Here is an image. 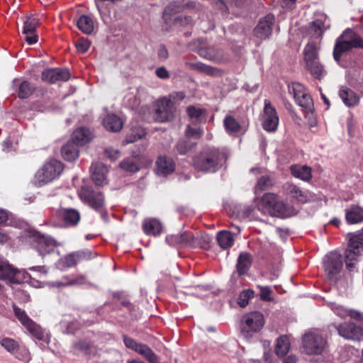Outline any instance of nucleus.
I'll return each instance as SVG.
<instances>
[{"mask_svg":"<svg viewBox=\"0 0 363 363\" xmlns=\"http://www.w3.org/2000/svg\"><path fill=\"white\" fill-rule=\"evenodd\" d=\"M225 131L231 135L238 133L241 129L239 122L231 115H226L223 120Z\"/></svg>","mask_w":363,"mask_h":363,"instance_id":"38","label":"nucleus"},{"mask_svg":"<svg viewBox=\"0 0 363 363\" xmlns=\"http://www.w3.org/2000/svg\"><path fill=\"white\" fill-rule=\"evenodd\" d=\"M26 237L29 239V241L34 242L37 244V247L43 246L45 244V238L44 235L40 233L34 229L29 228L26 231Z\"/></svg>","mask_w":363,"mask_h":363,"instance_id":"44","label":"nucleus"},{"mask_svg":"<svg viewBox=\"0 0 363 363\" xmlns=\"http://www.w3.org/2000/svg\"><path fill=\"white\" fill-rule=\"evenodd\" d=\"M203 134V130L201 128H192L191 125H187L185 130L186 140H191V139L199 140Z\"/></svg>","mask_w":363,"mask_h":363,"instance_id":"50","label":"nucleus"},{"mask_svg":"<svg viewBox=\"0 0 363 363\" xmlns=\"http://www.w3.org/2000/svg\"><path fill=\"white\" fill-rule=\"evenodd\" d=\"M155 74L157 76V77L166 79L169 77V74L168 71L164 67H160L155 70Z\"/></svg>","mask_w":363,"mask_h":363,"instance_id":"60","label":"nucleus"},{"mask_svg":"<svg viewBox=\"0 0 363 363\" xmlns=\"http://www.w3.org/2000/svg\"><path fill=\"white\" fill-rule=\"evenodd\" d=\"M351 235L348 248L345 250V263L347 269L352 272L355 268V262L363 250V228Z\"/></svg>","mask_w":363,"mask_h":363,"instance_id":"5","label":"nucleus"},{"mask_svg":"<svg viewBox=\"0 0 363 363\" xmlns=\"http://www.w3.org/2000/svg\"><path fill=\"white\" fill-rule=\"evenodd\" d=\"M306 69L313 77L318 79H321L326 74V71L319 60L312 62L311 65H306Z\"/></svg>","mask_w":363,"mask_h":363,"instance_id":"41","label":"nucleus"},{"mask_svg":"<svg viewBox=\"0 0 363 363\" xmlns=\"http://www.w3.org/2000/svg\"><path fill=\"white\" fill-rule=\"evenodd\" d=\"M94 257L95 255L88 249L78 250L59 259L55 263V266L59 270L65 271L67 269L76 267L82 261L90 260Z\"/></svg>","mask_w":363,"mask_h":363,"instance_id":"8","label":"nucleus"},{"mask_svg":"<svg viewBox=\"0 0 363 363\" xmlns=\"http://www.w3.org/2000/svg\"><path fill=\"white\" fill-rule=\"evenodd\" d=\"M186 112L191 119L199 121L205 113V110L194 106H189L186 108Z\"/></svg>","mask_w":363,"mask_h":363,"instance_id":"52","label":"nucleus"},{"mask_svg":"<svg viewBox=\"0 0 363 363\" xmlns=\"http://www.w3.org/2000/svg\"><path fill=\"white\" fill-rule=\"evenodd\" d=\"M255 296V291L252 289H246L243 290L238 297V304L242 307H245L248 303L250 299L254 298Z\"/></svg>","mask_w":363,"mask_h":363,"instance_id":"51","label":"nucleus"},{"mask_svg":"<svg viewBox=\"0 0 363 363\" xmlns=\"http://www.w3.org/2000/svg\"><path fill=\"white\" fill-rule=\"evenodd\" d=\"M279 118L276 108L270 101L264 99V108L262 114V125L264 130L272 133L277 130Z\"/></svg>","mask_w":363,"mask_h":363,"instance_id":"10","label":"nucleus"},{"mask_svg":"<svg viewBox=\"0 0 363 363\" xmlns=\"http://www.w3.org/2000/svg\"><path fill=\"white\" fill-rule=\"evenodd\" d=\"M269 185L270 180L269 177L267 176L261 177L255 187V193L257 194L258 192L264 191Z\"/></svg>","mask_w":363,"mask_h":363,"instance_id":"55","label":"nucleus"},{"mask_svg":"<svg viewBox=\"0 0 363 363\" xmlns=\"http://www.w3.org/2000/svg\"><path fill=\"white\" fill-rule=\"evenodd\" d=\"M46 243H47V255L55 252V250L53 248L50 249V247H57L58 245L57 241L54 238L47 236Z\"/></svg>","mask_w":363,"mask_h":363,"instance_id":"59","label":"nucleus"},{"mask_svg":"<svg viewBox=\"0 0 363 363\" xmlns=\"http://www.w3.org/2000/svg\"><path fill=\"white\" fill-rule=\"evenodd\" d=\"M257 289H259V298L263 301H272L273 298L272 294L273 293L272 289L268 286L257 285Z\"/></svg>","mask_w":363,"mask_h":363,"instance_id":"53","label":"nucleus"},{"mask_svg":"<svg viewBox=\"0 0 363 363\" xmlns=\"http://www.w3.org/2000/svg\"><path fill=\"white\" fill-rule=\"evenodd\" d=\"M258 209L264 213L281 218L291 217L297 212L293 206L279 200L277 196L272 193H267L262 196Z\"/></svg>","mask_w":363,"mask_h":363,"instance_id":"2","label":"nucleus"},{"mask_svg":"<svg viewBox=\"0 0 363 363\" xmlns=\"http://www.w3.org/2000/svg\"><path fill=\"white\" fill-rule=\"evenodd\" d=\"M14 354L18 359L22 361L28 362L30 360L29 352L26 348L20 347V350H18Z\"/></svg>","mask_w":363,"mask_h":363,"instance_id":"58","label":"nucleus"},{"mask_svg":"<svg viewBox=\"0 0 363 363\" xmlns=\"http://www.w3.org/2000/svg\"><path fill=\"white\" fill-rule=\"evenodd\" d=\"M75 46L78 52L85 53L89 49L91 43L89 40L81 38L76 41Z\"/></svg>","mask_w":363,"mask_h":363,"instance_id":"54","label":"nucleus"},{"mask_svg":"<svg viewBox=\"0 0 363 363\" xmlns=\"http://www.w3.org/2000/svg\"><path fill=\"white\" fill-rule=\"evenodd\" d=\"M0 279L12 284H19L22 281L21 272L8 261L0 259Z\"/></svg>","mask_w":363,"mask_h":363,"instance_id":"16","label":"nucleus"},{"mask_svg":"<svg viewBox=\"0 0 363 363\" xmlns=\"http://www.w3.org/2000/svg\"><path fill=\"white\" fill-rule=\"evenodd\" d=\"M78 195L84 203L100 212L101 218L105 220H107L108 215L104 211V196L100 191L94 190L89 186H82L79 190Z\"/></svg>","mask_w":363,"mask_h":363,"instance_id":"4","label":"nucleus"},{"mask_svg":"<svg viewBox=\"0 0 363 363\" xmlns=\"http://www.w3.org/2000/svg\"><path fill=\"white\" fill-rule=\"evenodd\" d=\"M217 241L223 249H228L234 244L232 233L227 230H221L218 233Z\"/></svg>","mask_w":363,"mask_h":363,"instance_id":"39","label":"nucleus"},{"mask_svg":"<svg viewBox=\"0 0 363 363\" xmlns=\"http://www.w3.org/2000/svg\"><path fill=\"white\" fill-rule=\"evenodd\" d=\"M208 244V240L196 236L195 237L191 233H189V239L188 242V247L191 248H206Z\"/></svg>","mask_w":363,"mask_h":363,"instance_id":"46","label":"nucleus"},{"mask_svg":"<svg viewBox=\"0 0 363 363\" xmlns=\"http://www.w3.org/2000/svg\"><path fill=\"white\" fill-rule=\"evenodd\" d=\"M65 227H74L79 223L81 215L79 211L72 208H63L57 211Z\"/></svg>","mask_w":363,"mask_h":363,"instance_id":"19","label":"nucleus"},{"mask_svg":"<svg viewBox=\"0 0 363 363\" xmlns=\"http://www.w3.org/2000/svg\"><path fill=\"white\" fill-rule=\"evenodd\" d=\"M91 172V179L97 186H102L106 182V174L108 169L101 162L92 163L90 167Z\"/></svg>","mask_w":363,"mask_h":363,"instance_id":"21","label":"nucleus"},{"mask_svg":"<svg viewBox=\"0 0 363 363\" xmlns=\"http://www.w3.org/2000/svg\"><path fill=\"white\" fill-rule=\"evenodd\" d=\"M352 48H363V39L351 29H347L336 41L333 50L335 60L339 62L342 53Z\"/></svg>","mask_w":363,"mask_h":363,"instance_id":"3","label":"nucleus"},{"mask_svg":"<svg viewBox=\"0 0 363 363\" xmlns=\"http://www.w3.org/2000/svg\"><path fill=\"white\" fill-rule=\"evenodd\" d=\"M1 345L9 353L13 354L20 350L18 343L9 337L3 338L0 342Z\"/></svg>","mask_w":363,"mask_h":363,"instance_id":"48","label":"nucleus"},{"mask_svg":"<svg viewBox=\"0 0 363 363\" xmlns=\"http://www.w3.org/2000/svg\"><path fill=\"white\" fill-rule=\"evenodd\" d=\"M339 96L347 107H354L359 102L358 95L353 90L346 86H342L340 89Z\"/></svg>","mask_w":363,"mask_h":363,"instance_id":"25","label":"nucleus"},{"mask_svg":"<svg viewBox=\"0 0 363 363\" xmlns=\"http://www.w3.org/2000/svg\"><path fill=\"white\" fill-rule=\"evenodd\" d=\"M64 169L63 164L57 160L47 162V183L57 178Z\"/></svg>","mask_w":363,"mask_h":363,"instance_id":"26","label":"nucleus"},{"mask_svg":"<svg viewBox=\"0 0 363 363\" xmlns=\"http://www.w3.org/2000/svg\"><path fill=\"white\" fill-rule=\"evenodd\" d=\"M196 145V142H192L186 139L179 140L176 145V150L180 155H184L191 150Z\"/></svg>","mask_w":363,"mask_h":363,"instance_id":"47","label":"nucleus"},{"mask_svg":"<svg viewBox=\"0 0 363 363\" xmlns=\"http://www.w3.org/2000/svg\"><path fill=\"white\" fill-rule=\"evenodd\" d=\"M286 194L294 201L298 203H306L308 201V196L306 191L301 189L298 186L292 183H286L284 186Z\"/></svg>","mask_w":363,"mask_h":363,"instance_id":"23","label":"nucleus"},{"mask_svg":"<svg viewBox=\"0 0 363 363\" xmlns=\"http://www.w3.org/2000/svg\"><path fill=\"white\" fill-rule=\"evenodd\" d=\"M104 126L109 131L118 132L123 125L122 119L116 114H108L103 121Z\"/></svg>","mask_w":363,"mask_h":363,"instance_id":"30","label":"nucleus"},{"mask_svg":"<svg viewBox=\"0 0 363 363\" xmlns=\"http://www.w3.org/2000/svg\"><path fill=\"white\" fill-rule=\"evenodd\" d=\"M85 283V276L72 274L62 277L60 280L47 282V286L53 288H65L67 286L82 285Z\"/></svg>","mask_w":363,"mask_h":363,"instance_id":"17","label":"nucleus"},{"mask_svg":"<svg viewBox=\"0 0 363 363\" xmlns=\"http://www.w3.org/2000/svg\"><path fill=\"white\" fill-rule=\"evenodd\" d=\"M175 169V163L172 158L160 156L156 162V172L158 175L167 176Z\"/></svg>","mask_w":363,"mask_h":363,"instance_id":"22","label":"nucleus"},{"mask_svg":"<svg viewBox=\"0 0 363 363\" xmlns=\"http://www.w3.org/2000/svg\"><path fill=\"white\" fill-rule=\"evenodd\" d=\"M38 26V20L33 16L27 17L24 21L23 33L26 35L25 40L30 45L37 42L38 36L33 33Z\"/></svg>","mask_w":363,"mask_h":363,"instance_id":"20","label":"nucleus"},{"mask_svg":"<svg viewBox=\"0 0 363 363\" xmlns=\"http://www.w3.org/2000/svg\"><path fill=\"white\" fill-rule=\"evenodd\" d=\"M35 88L28 81L22 82L18 87V96L20 99H27L32 95Z\"/></svg>","mask_w":363,"mask_h":363,"instance_id":"45","label":"nucleus"},{"mask_svg":"<svg viewBox=\"0 0 363 363\" xmlns=\"http://www.w3.org/2000/svg\"><path fill=\"white\" fill-rule=\"evenodd\" d=\"M91 134L89 129L79 128L76 129L72 135V141L77 145H84L91 140Z\"/></svg>","mask_w":363,"mask_h":363,"instance_id":"35","label":"nucleus"},{"mask_svg":"<svg viewBox=\"0 0 363 363\" xmlns=\"http://www.w3.org/2000/svg\"><path fill=\"white\" fill-rule=\"evenodd\" d=\"M345 218L349 224H356L363 221V208L358 206H351L345 210Z\"/></svg>","mask_w":363,"mask_h":363,"instance_id":"29","label":"nucleus"},{"mask_svg":"<svg viewBox=\"0 0 363 363\" xmlns=\"http://www.w3.org/2000/svg\"><path fill=\"white\" fill-rule=\"evenodd\" d=\"M158 57L160 60H165L169 57V53L167 48L164 45H160L158 49Z\"/></svg>","mask_w":363,"mask_h":363,"instance_id":"63","label":"nucleus"},{"mask_svg":"<svg viewBox=\"0 0 363 363\" xmlns=\"http://www.w3.org/2000/svg\"><path fill=\"white\" fill-rule=\"evenodd\" d=\"M264 325L263 314L254 311L244 315L240 321V332L242 335L248 339L259 332Z\"/></svg>","mask_w":363,"mask_h":363,"instance_id":"6","label":"nucleus"},{"mask_svg":"<svg viewBox=\"0 0 363 363\" xmlns=\"http://www.w3.org/2000/svg\"><path fill=\"white\" fill-rule=\"evenodd\" d=\"M120 167L124 170L130 172H136L140 169L137 160L133 157H129L123 160L121 162Z\"/></svg>","mask_w":363,"mask_h":363,"instance_id":"49","label":"nucleus"},{"mask_svg":"<svg viewBox=\"0 0 363 363\" xmlns=\"http://www.w3.org/2000/svg\"><path fill=\"white\" fill-rule=\"evenodd\" d=\"M303 347L308 354H321L325 350L328 342L322 333L317 330H310L303 336Z\"/></svg>","mask_w":363,"mask_h":363,"instance_id":"7","label":"nucleus"},{"mask_svg":"<svg viewBox=\"0 0 363 363\" xmlns=\"http://www.w3.org/2000/svg\"><path fill=\"white\" fill-rule=\"evenodd\" d=\"M74 349L79 350L89 357L94 356L96 352V348L89 342L85 341H80L74 344Z\"/></svg>","mask_w":363,"mask_h":363,"instance_id":"43","label":"nucleus"},{"mask_svg":"<svg viewBox=\"0 0 363 363\" xmlns=\"http://www.w3.org/2000/svg\"><path fill=\"white\" fill-rule=\"evenodd\" d=\"M252 264V257L250 253L241 252L238 258L236 264L237 272L239 275L247 274Z\"/></svg>","mask_w":363,"mask_h":363,"instance_id":"34","label":"nucleus"},{"mask_svg":"<svg viewBox=\"0 0 363 363\" xmlns=\"http://www.w3.org/2000/svg\"><path fill=\"white\" fill-rule=\"evenodd\" d=\"M13 310L15 316L21 323L37 339L42 340L43 332L40 327L34 323L26 314L25 311L18 308L15 304L13 305Z\"/></svg>","mask_w":363,"mask_h":363,"instance_id":"14","label":"nucleus"},{"mask_svg":"<svg viewBox=\"0 0 363 363\" xmlns=\"http://www.w3.org/2000/svg\"><path fill=\"white\" fill-rule=\"evenodd\" d=\"M194 67L208 74H212L213 73V69L211 67L207 66L204 64L197 63L194 65Z\"/></svg>","mask_w":363,"mask_h":363,"instance_id":"61","label":"nucleus"},{"mask_svg":"<svg viewBox=\"0 0 363 363\" xmlns=\"http://www.w3.org/2000/svg\"><path fill=\"white\" fill-rule=\"evenodd\" d=\"M290 348L289 338L286 335L280 336L277 341L275 353L278 356L283 357L286 355Z\"/></svg>","mask_w":363,"mask_h":363,"instance_id":"40","label":"nucleus"},{"mask_svg":"<svg viewBox=\"0 0 363 363\" xmlns=\"http://www.w3.org/2000/svg\"><path fill=\"white\" fill-rule=\"evenodd\" d=\"M332 310L338 316L344 318L347 317L349 309L337 304H334L332 306Z\"/></svg>","mask_w":363,"mask_h":363,"instance_id":"57","label":"nucleus"},{"mask_svg":"<svg viewBox=\"0 0 363 363\" xmlns=\"http://www.w3.org/2000/svg\"><path fill=\"white\" fill-rule=\"evenodd\" d=\"M143 230L147 235L157 236L161 233L162 224L157 219L147 218L143 223Z\"/></svg>","mask_w":363,"mask_h":363,"instance_id":"32","label":"nucleus"},{"mask_svg":"<svg viewBox=\"0 0 363 363\" xmlns=\"http://www.w3.org/2000/svg\"><path fill=\"white\" fill-rule=\"evenodd\" d=\"M71 77V74L67 69L55 68L47 69V81L50 83L66 82Z\"/></svg>","mask_w":363,"mask_h":363,"instance_id":"24","label":"nucleus"},{"mask_svg":"<svg viewBox=\"0 0 363 363\" xmlns=\"http://www.w3.org/2000/svg\"><path fill=\"white\" fill-rule=\"evenodd\" d=\"M225 155L216 147H206L196 155L192 160L194 167L198 171L214 173L223 165Z\"/></svg>","mask_w":363,"mask_h":363,"instance_id":"1","label":"nucleus"},{"mask_svg":"<svg viewBox=\"0 0 363 363\" xmlns=\"http://www.w3.org/2000/svg\"><path fill=\"white\" fill-rule=\"evenodd\" d=\"M35 183L38 186H44L45 184V168L43 166L35 174Z\"/></svg>","mask_w":363,"mask_h":363,"instance_id":"56","label":"nucleus"},{"mask_svg":"<svg viewBox=\"0 0 363 363\" xmlns=\"http://www.w3.org/2000/svg\"><path fill=\"white\" fill-rule=\"evenodd\" d=\"M348 313H348L347 316H350L351 318L359 320V321L363 320V313H362L355 311V310H352V309H349Z\"/></svg>","mask_w":363,"mask_h":363,"instance_id":"62","label":"nucleus"},{"mask_svg":"<svg viewBox=\"0 0 363 363\" xmlns=\"http://www.w3.org/2000/svg\"><path fill=\"white\" fill-rule=\"evenodd\" d=\"M107 155L111 160H116L119 157V152L113 149H108L106 151Z\"/></svg>","mask_w":363,"mask_h":363,"instance_id":"64","label":"nucleus"},{"mask_svg":"<svg viewBox=\"0 0 363 363\" xmlns=\"http://www.w3.org/2000/svg\"><path fill=\"white\" fill-rule=\"evenodd\" d=\"M326 21L327 16L322 14L319 18L312 22L310 28L313 37H320L323 35L324 30L329 27V24L326 23Z\"/></svg>","mask_w":363,"mask_h":363,"instance_id":"33","label":"nucleus"},{"mask_svg":"<svg viewBox=\"0 0 363 363\" xmlns=\"http://www.w3.org/2000/svg\"><path fill=\"white\" fill-rule=\"evenodd\" d=\"M122 337L126 348L140 354L149 363H160L159 357L147 345L139 342L126 335H123Z\"/></svg>","mask_w":363,"mask_h":363,"instance_id":"9","label":"nucleus"},{"mask_svg":"<svg viewBox=\"0 0 363 363\" xmlns=\"http://www.w3.org/2000/svg\"><path fill=\"white\" fill-rule=\"evenodd\" d=\"M175 107L170 99L164 97L157 101V108L155 111V119L160 122H166L174 116Z\"/></svg>","mask_w":363,"mask_h":363,"instance_id":"15","label":"nucleus"},{"mask_svg":"<svg viewBox=\"0 0 363 363\" xmlns=\"http://www.w3.org/2000/svg\"><path fill=\"white\" fill-rule=\"evenodd\" d=\"M304 60L306 65L318 60V45L314 42L308 43L303 50Z\"/></svg>","mask_w":363,"mask_h":363,"instance_id":"36","label":"nucleus"},{"mask_svg":"<svg viewBox=\"0 0 363 363\" xmlns=\"http://www.w3.org/2000/svg\"><path fill=\"white\" fill-rule=\"evenodd\" d=\"M289 92L294 96L296 103L306 110L311 112L313 109V100L306 92L304 86L298 82H293L288 85Z\"/></svg>","mask_w":363,"mask_h":363,"instance_id":"12","label":"nucleus"},{"mask_svg":"<svg viewBox=\"0 0 363 363\" xmlns=\"http://www.w3.org/2000/svg\"><path fill=\"white\" fill-rule=\"evenodd\" d=\"M340 336L346 340H363V327L352 322L334 325Z\"/></svg>","mask_w":363,"mask_h":363,"instance_id":"13","label":"nucleus"},{"mask_svg":"<svg viewBox=\"0 0 363 363\" xmlns=\"http://www.w3.org/2000/svg\"><path fill=\"white\" fill-rule=\"evenodd\" d=\"M323 265L328 278L335 279L342 269V257L337 251L330 252L323 257Z\"/></svg>","mask_w":363,"mask_h":363,"instance_id":"11","label":"nucleus"},{"mask_svg":"<svg viewBox=\"0 0 363 363\" xmlns=\"http://www.w3.org/2000/svg\"><path fill=\"white\" fill-rule=\"evenodd\" d=\"M61 153L65 160L72 162L79 156V145L72 140L68 141L62 146Z\"/></svg>","mask_w":363,"mask_h":363,"instance_id":"31","label":"nucleus"},{"mask_svg":"<svg viewBox=\"0 0 363 363\" xmlns=\"http://www.w3.org/2000/svg\"><path fill=\"white\" fill-rule=\"evenodd\" d=\"M290 170L294 177L304 182H309L312 178L311 168L307 165L294 164Z\"/></svg>","mask_w":363,"mask_h":363,"instance_id":"28","label":"nucleus"},{"mask_svg":"<svg viewBox=\"0 0 363 363\" xmlns=\"http://www.w3.org/2000/svg\"><path fill=\"white\" fill-rule=\"evenodd\" d=\"M182 9V6L178 1H173L168 4L164 9L163 12V19L168 23L172 20V16L174 13L180 12Z\"/></svg>","mask_w":363,"mask_h":363,"instance_id":"42","label":"nucleus"},{"mask_svg":"<svg viewBox=\"0 0 363 363\" xmlns=\"http://www.w3.org/2000/svg\"><path fill=\"white\" fill-rule=\"evenodd\" d=\"M78 28L85 34H91L94 28L92 18L86 15L81 16L77 21Z\"/></svg>","mask_w":363,"mask_h":363,"instance_id":"37","label":"nucleus"},{"mask_svg":"<svg viewBox=\"0 0 363 363\" xmlns=\"http://www.w3.org/2000/svg\"><path fill=\"white\" fill-rule=\"evenodd\" d=\"M274 23V16L272 14H267L261 18L254 30L255 35L260 39L268 38L272 30V25Z\"/></svg>","mask_w":363,"mask_h":363,"instance_id":"18","label":"nucleus"},{"mask_svg":"<svg viewBox=\"0 0 363 363\" xmlns=\"http://www.w3.org/2000/svg\"><path fill=\"white\" fill-rule=\"evenodd\" d=\"M190 232H184L177 235H169L166 237V242L172 247H188Z\"/></svg>","mask_w":363,"mask_h":363,"instance_id":"27","label":"nucleus"}]
</instances>
